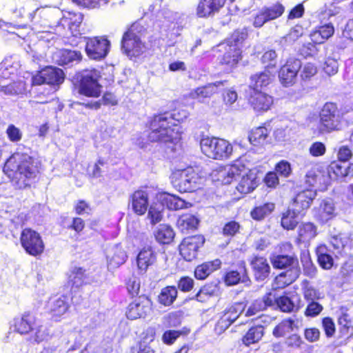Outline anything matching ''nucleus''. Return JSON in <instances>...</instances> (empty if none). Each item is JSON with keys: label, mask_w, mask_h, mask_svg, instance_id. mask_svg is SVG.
<instances>
[{"label": "nucleus", "mask_w": 353, "mask_h": 353, "mask_svg": "<svg viewBox=\"0 0 353 353\" xmlns=\"http://www.w3.org/2000/svg\"><path fill=\"white\" fill-rule=\"evenodd\" d=\"M3 172L19 189L30 187L34 181L38 170L32 158L25 153L16 152L6 162Z\"/></svg>", "instance_id": "1"}, {"label": "nucleus", "mask_w": 353, "mask_h": 353, "mask_svg": "<svg viewBox=\"0 0 353 353\" xmlns=\"http://www.w3.org/2000/svg\"><path fill=\"white\" fill-rule=\"evenodd\" d=\"M168 114H159L150 121V132L148 139L150 141L176 143L181 139V127L172 122Z\"/></svg>", "instance_id": "2"}, {"label": "nucleus", "mask_w": 353, "mask_h": 353, "mask_svg": "<svg viewBox=\"0 0 353 353\" xmlns=\"http://www.w3.org/2000/svg\"><path fill=\"white\" fill-rule=\"evenodd\" d=\"M173 185L181 192H193L200 188L204 178L192 167L176 170L172 174Z\"/></svg>", "instance_id": "3"}, {"label": "nucleus", "mask_w": 353, "mask_h": 353, "mask_svg": "<svg viewBox=\"0 0 353 353\" xmlns=\"http://www.w3.org/2000/svg\"><path fill=\"white\" fill-rule=\"evenodd\" d=\"M200 146L202 152L213 159H225L230 157L233 151L230 143L223 139L205 137L201 139Z\"/></svg>", "instance_id": "4"}, {"label": "nucleus", "mask_w": 353, "mask_h": 353, "mask_svg": "<svg viewBox=\"0 0 353 353\" xmlns=\"http://www.w3.org/2000/svg\"><path fill=\"white\" fill-rule=\"evenodd\" d=\"M246 170L245 160L241 158L232 164L214 170L212 176L214 180L220 181L223 184H230L237 177H239Z\"/></svg>", "instance_id": "5"}, {"label": "nucleus", "mask_w": 353, "mask_h": 353, "mask_svg": "<svg viewBox=\"0 0 353 353\" xmlns=\"http://www.w3.org/2000/svg\"><path fill=\"white\" fill-rule=\"evenodd\" d=\"M139 29L138 25H133L123 37L122 48L128 55L139 56L145 49L142 34Z\"/></svg>", "instance_id": "6"}, {"label": "nucleus", "mask_w": 353, "mask_h": 353, "mask_svg": "<svg viewBox=\"0 0 353 353\" xmlns=\"http://www.w3.org/2000/svg\"><path fill=\"white\" fill-rule=\"evenodd\" d=\"M100 72L95 69L83 72L80 81L79 92L89 97H98L101 93V86L98 83Z\"/></svg>", "instance_id": "7"}, {"label": "nucleus", "mask_w": 353, "mask_h": 353, "mask_svg": "<svg viewBox=\"0 0 353 353\" xmlns=\"http://www.w3.org/2000/svg\"><path fill=\"white\" fill-rule=\"evenodd\" d=\"M20 241L23 248L31 256L40 255L44 250L45 245L40 234L32 229L23 230Z\"/></svg>", "instance_id": "8"}, {"label": "nucleus", "mask_w": 353, "mask_h": 353, "mask_svg": "<svg viewBox=\"0 0 353 353\" xmlns=\"http://www.w3.org/2000/svg\"><path fill=\"white\" fill-rule=\"evenodd\" d=\"M339 125V119L336 105L332 103H325L320 112V132L324 133L337 130Z\"/></svg>", "instance_id": "9"}, {"label": "nucleus", "mask_w": 353, "mask_h": 353, "mask_svg": "<svg viewBox=\"0 0 353 353\" xmlns=\"http://www.w3.org/2000/svg\"><path fill=\"white\" fill-rule=\"evenodd\" d=\"M65 79L63 70L55 67H46L32 77V83L39 85L46 83L52 85H59Z\"/></svg>", "instance_id": "10"}, {"label": "nucleus", "mask_w": 353, "mask_h": 353, "mask_svg": "<svg viewBox=\"0 0 353 353\" xmlns=\"http://www.w3.org/2000/svg\"><path fill=\"white\" fill-rule=\"evenodd\" d=\"M86 40L85 52L90 59L100 60L107 56L110 43L106 38L97 37Z\"/></svg>", "instance_id": "11"}, {"label": "nucleus", "mask_w": 353, "mask_h": 353, "mask_svg": "<svg viewBox=\"0 0 353 353\" xmlns=\"http://www.w3.org/2000/svg\"><path fill=\"white\" fill-rule=\"evenodd\" d=\"M204 242V238L200 235L185 238L179 246L180 254L188 261L194 260L198 254L199 249Z\"/></svg>", "instance_id": "12"}, {"label": "nucleus", "mask_w": 353, "mask_h": 353, "mask_svg": "<svg viewBox=\"0 0 353 353\" xmlns=\"http://www.w3.org/2000/svg\"><path fill=\"white\" fill-rule=\"evenodd\" d=\"M301 67L300 60L296 59H289L279 70V78L281 83L285 87L293 85L296 82V76Z\"/></svg>", "instance_id": "13"}, {"label": "nucleus", "mask_w": 353, "mask_h": 353, "mask_svg": "<svg viewBox=\"0 0 353 353\" xmlns=\"http://www.w3.org/2000/svg\"><path fill=\"white\" fill-rule=\"evenodd\" d=\"M152 303L145 296H139L129 304L126 316L130 319H137L145 317L150 312Z\"/></svg>", "instance_id": "14"}, {"label": "nucleus", "mask_w": 353, "mask_h": 353, "mask_svg": "<svg viewBox=\"0 0 353 353\" xmlns=\"http://www.w3.org/2000/svg\"><path fill=\"white\" fill-rule=\"evenodd\" d=\"M241 179L236 188L241 194H249L252 192L259 184V178L256 172L253 170L248 169L241 176Z\"/></svg>", "instance_id": "15"}, {"label": "nucleus", "mask_w": 353, "mask_h": 353, "mask_svg": "<svg viewBox=\"0 0 353 353\" xmlns=\"http://www.w3.org/2000/svg\"><path fill=\"white\" fill-rule=\"evenodd\" d=\"M250 104L256 113H263L268 111L273 105V97L265 92H254L250 98Z\"/></svg>", "instance_id": "16"}, {"label": "nucleus", "mask_w": 353, "mask_h": 353, "mask_svg": "<svg viewBox=\"0 0 353 353\" xmlns=\"http://www.w3.org/2000/svg\"><path fill=\"white\" fill-rule=\"evenodd\" d=\"M243 306L241 303H236L230 307L224 312L220 319L218 321L216 330L218 333H221L234 323L239 316L243 310Z\"/></svg>", "instance_id": "17"}, {"label": "nucleus", "mask_w": 353, "mask_h": 353, "mask_svg": "<svg viewBox=\"0 0 353 353\" xmlns=\"http://www.w3.org/2000/svg\"><path fill=\"white\" fill-rule=\"evenodd\" d=\"M225 0H199L196 7V15L200 18L213 16L225 4Z\"/></svg>", "instance_id": "18"}, {"label": "nucleus", "mask_w": 353, "mask_h": 353, "mask_svg": "<svg viewBox=\"0 0 353 353\" xmlns=\"http://www.w3.org/2000/svg\"><path fill=\"white\" fill-rule=\"evenodd\" d=\"M47 307L52 318L59 321L69 308L68 299L64 296L52 297L49 300Z\"/></svg>", "instance_id": "19"}, {"label": "nucleus", "mask_w": 353, "mask_h": 353, "mask_svg": "<svg viewBox=\"0 0 353 353\" xmlns=\"http://www.w3.org/2000/svg\"><path fill=\"white\" fill-rule=\"evenodd\" d=\"M130 202L133 212L143 215L148 209V194L144 190H137L130 196Z\"/></svg>", "instance_id": "20"}, {"label": "nucleus", "mask_w": 353, "mask_h": 353, "mask_svg": "<svg viewBox=\"0 0 353 353\" xmlns=\"http://www.w3.org/2000/svg\"><path fill=\"white\" fill-rule=\"evenodd\" d=\"M157 261L154 251L150 247L143 248L137 256V265L141 273H145L150 266L153 265Z\"/></svg>", "instance_id": "21"}, {"label": "nucleus", "mask_w": 353, "mask_h": 353, "mask_svg": "<svg viewBox=\"0 0 353 353\" xmlns=\"http://www.w3.org/2000/svg\"><path fill=\"white\" fill-rule=\"evenodd\" d=\"M157 201L161 203L163 207L166 206L168 209L173 210L188 208L192 205L180 197L166 192L159 194L157 196Z\"/></svg>", "instance_id": "22"}, {"label": "nucleus", "mask_w": 353, "mask_h": 353, "mask_svg": "<svg viewBox=\"0 0 353 353\" xmlns=\"http://www.w3.org/2000/svg\"><path fill=\"white\" fill-rule=\"evenodd\" d=\"M127 259L125 252L119 245L110 248L107 252V265L110 270L118 268Z\"/></svg>", "instance_id": "23"}, {"label": "nucleus", "mask_w": 353, "mask_h": 353, "mask_svg": "<svg viewBox=\"0 0 353 353\" xmlns=\"http://www.w3.org/2000/svg\"><path fill=\"white\" fill-rule=\"evenodd\" d=\"M300 275L299 268H290L276 276L272 288L274 289L284 288L296 281Z\"/></svg>", "instance_id": "24"}, {"label": "nucleus", "mask_w": 353, "mask_h": 353, "mask_svg": "<svg viewBox=\"0 0 353 353\" xmlns=\"http://www.w3.org/2000/svg\"><path fill=\"white\" fill-rule=\"evenodd\" d=\"M315 196L316 193L311 190H306L299 193L294 198L291 208L301 214L310 207Z\"/></svg>", "instance_id": "25"}, {"label": "nucleus", "mask_w": 353, "mask_h": 353, "mask_svg": "<svg viewBox=\"0 0 353 353\" xmlns=\"http://www.w3.org/2000/svg\"><path fill=\"white\" fill-rule=\"evenodd\" d=\"M81 54L79 51L59 49L52 54L53 61L59 65H67L75 61H80Z\"/></svg>", "instance_id": "26"}, {"label": "nucleus", "mask_w": 353, "mask_h": 353, "mask_svg": "<svg viewBox=\"0 0 353 353\" xmlns=\"http://www.w3.org/2000/svg\"><path fill=\"white\" fill-rule=\"evenodd\" d=\"M35 322L30 314H23L14 319L12 326L14 330L20 334H27L31 332Z\"/></svg>", "instance_id": "27"}, {"label": "nucleus", "mask_w": 353, "mask_h": 353, "mask_svg": "<svg viewBox=\"0 0 353 353\" xmlns=\"http://www.w3.org/2000/svg\"><path fill=\"white\" fill-rule=\"evenodd\" d=\"M336 215L334 202L330 199L323 200L317 209L315 216L321 223L327 222Z\"/></svg>", "instance_id": "28"}, {"label": "nucleus", "mask_w": 353, "mask_h": 353, "mask_svg": "<svg viewBox=\"0 0 353 353\" xmlns=\"http://www.w3.org/2000/svg\"><path fill=\"white\" fill-rule=\"evenodd\" d=\"M251 265L257 280L263 281L269 275L270 267L264 257L255 256L251 262Z\"/></svg>", "instance_id": "29"}, {"label": "nucleus", "mask_w": 353, "mask_h": 353, "mask_svg": "<svg viewBox=\"0 0 353 353\" xmlns=\"http://www.w3.org/2000/svg\"><path fill=\"white\" fill-rule=\"evenodd\" d=\"M223 85V82L216 81L215 83L197 88L190 92V97L199 101L205 98L210 97L217 92L218 87Z\"/></svg>", "instance_id": "30"}, {"label": "nucleus", "mask_w": 353, "mask_h": 353, "mask_svg": "<svg viewBox=\"0 0 353 353\" xmlns=\"http://www.w3.org/2000/svg\"><path fill=\"white\" fill-rule=\"evenodd\" d=\"M83 21L81 13L68 12L61 19V23L67 26L74 36L79 34V26Z\"/></svg>", "instance_id": "31"}, {"label": "nucleus", "mask_w": 353, "mask_h": 353, "mask_svg": "<svg viewBox=\"0 0 353 353\" xmlns=\"http://www.w3.org/2000/svg\"><path fill=\"white\" fill-rule=\"evenodd\" d=\"M334 33V28L331 23L319 26L310 34L311 40L315 43H323Z\"/></svg>", "instance_id": "32"}, {"label": "nucleus", "mask_w": 353, "mask_h": 353, "mask_svg": "<svg viewBox=\"0 0 353 353\" xmlns=\"http://www.w3.org/2000/svg\"><path fill=\"white\" fill-rule=\"evenodd\" d=\"M224 48L226 52L223 57L221 63L228 65V68H232L241 59V49L236 44L235 46L225 45Z\"/></svg>", "instance_id": "33"}, {"label": "nucleus", "mask_w": 353, "mask_h": 353, "mask_svg": "<svg viewBox=\"0 0 353 353\" xmlns=\"http://www.w3.org/2000/svg\"><path fill=\"white\" fill-rule=\"evenodd\" d=\"M221 263L220 260L215 259L198 265L194 270L195 277L200 280L206 279L211 273L220 268Z\"/></svg>", "instance_id": "34"}, {"label": "nucleus", "mask_w": 353, "mask_h": 353, "mask_svg": "<svg viewBox=\"0 0 353 353\" xmlns=\"http://www.w3.org/2000/svg\"><path fill=\"white\" fill-rule=\"evenodd\" d=\"M271 74L269 71L256 73L250 77V87L254 92L259 91L263 87L267 86L271 81Z\"/></svg>", "instance_id": "35"}, {"label": "nucleus", "mask_w": 353, "mask_h": 353, "mask_svg": "<svg viewBox=\"0 0 353 353\" xmlns=\"http://www.w3.org/2000/svg\"><path fill=\"white\" fill-rule=\"evenodd\" d=\"M269 133L268 128L264 126L254 128L249 134V141L254 146L263 145L266 143Z\"/></svg>", "instance_id": "36"}, {"label": "nucleus", "mask_w": 353, "mask_h": 353, "mask_svg": "<svg viewBox=\"0 0 353 353\" xmlns=\"http://www.w3.org/2000/svg\"><path fill=\"white\" fill-rule=\"evenodd\" d=\"M272 265L275 268L282 269L290 267L298 268V260L288 255H275L271 258Z\"/></svg>", "instance_id": "37"}, {"label": "nucleus", "mask_w": 353, "mask_h": 353, "mask_svg": "<svg viewBox=\"0 0 353 353\" xmlns=\"http://www.w3.org/2000/svg\"><path fill=\"white\" fill-rule=\"evenodd\" d=\"M264 328L263 326L252 327L242 337V343L245 346L258 343L263 336Z\"/></svg>", "instance_id": "38"}, {"label": "nucleus", "mask_w": 353, "mask_h": 353, "mask_svg": "<svg viewBox=\"0 0 353 353\" xmlns=\"http://www.w3.org/2000/svg\"><path fill=\"white\" fill-rule=\"evenodd\" d=\"M298 320L288 319L282 321L273 330V335L277 338L283 337L292 332L294 327H297Z\"/></svg>", "instance_id": "39"}, {"label": "nucleus", "mask_w": 353, "mask_h": 353, "mask_svg": "<svg viewBox=\"0 0 353 353\" xmlns=\"http://www.w3.org/2000/svg\"><path fill=\"white\" fill-rule=\"evenodd\" d=\"M154 236L160 243H170L174 239V232L170 226L161 224L154 232Z\"/></svg>", "instance_id": "40"}, {"label": "nucleus", "mask_w": 353, "mask_h": 353, "mask_svg": "<svg viewBox=\"0 0 353 353\" xmlns=\"http://www.w3.org/2000/svg\"><path fill=\"white\" fill-rule=\"evenodd\" d=\"M50 336L49 329L47 326L35 323L32 330L30 335V340L39 343L44 341L48 340Z\"/></svg>", "instance_id": "41"}, {"label": "nucleus", "mask_w": 353, "mask_h": 353, "mask_svg": "<svg viewBox=\"0 0 353 353\" xmlns=\"http://www.w3.org/2000/svg\"><path fill=\"white\" fill-rule=\"evenodd\" d=\"M316 254L319 265L325 270H330L333 266L334 260L328 253V249L325 245H321L316 248Z\"/></svg>", "instance_id": "42"}, {"label": "nucleus", "mask_w": 353, "mask_h": 353, "mask_svg": "<svg viewBox=\"0 0 353 353\" xmlns=\"http://www.w3.org/2000/svg\"><path fill=\"white\" fill-rule=\"evenodd\" d=\"M298 234L301 241L309 242L316 236V227L312 223H303L299 227Z\"/></svg>", "instance_id": "43"}, {"label": "nucleus", "mask_w": 353, "mask_h": 353, "mask_svg": "<svg viewBox=\"0 0 353 353\" xmlns=\"http://www.w3.org/2000/svg\"><path fill=\"white\" fill-rule=\"evenodd\" d=\"M163 205L158 201L157 202L153 203L149 207L147 218L150 220L152 225L161 221L163 216Z\"/></svg>", "instance_id": "44"}, {"label": "nucleus", "mask_w": 353, "mask_h": 353, "mask_svg": "<svg viewBox=\"0 0 353 353\" xmlns=\"http://www.w3.org/2000/svg\"><path fill=\"white\" fill-rule=\"evenodd\" d=\"M199 224V219L194 215L185 214L181 215L178 221L177 225L183 232H188L194 230Z\"/></svg>", "instance_id": "45"}, {"label": "nucleus", "mask_w": 353, "mask_h": 353, "mask_svg": "<svg viewBox=\"0 0 353 353\" xmlns=\"http://www.w3.org/2000/svg\"><path fill=\"white\" fill-rule=\"evenodd\" d=\"M301 290L305 300L307 302L316 301L323 298L322 293L310 284L307 281H304L302 283Z\"/></svg>", "instance_id": "46"}, {"label": "nucleus", "mask_w": 353, "mask_h": 353, "mask_svg": "<svg viewBox=\"0 0 353 353\" xmlns=\"http://www.w3.org/2000/svg\"><path fill=\"white\" fill-rule=\"evenodd\" d=\"M299 214L292 208L284 212L281 221L282 227L288 230H294L298 223L297 216Z\"/></svg>", "instance_id": "47"}, {"label": "nucleus", "mask_w": 353, "mask_h": 353, "mask_svg": "<svg viewBox=\"0 0 353 353\" xmlns=\"http://www.w3.org/2000/svg\"><path fill=\"white\" fill-rule=\"evenodd\" d=\"M177 296V290L174 286H167L163 288L159 295L160 303L168 306L170 305Z\"/></svg>", "instance_id": "48"}, {"label": "nucleus", "mask_w": 353, "mask_h": 353, "mask_svg": "<svg viewBox=\"0 0 353 353\" xmlns=\"http://www.w3.org/2000/svg\"><path fill=\"white\" fill-rule=\"evenodd\" d=\"M274 210L273 203H267L254 208L250 212L252 218L256 221L263 219Z\"/></svg>", "instance_id": "49"}, {"label": "nucleus", "mask_w": 353, "mask_h": 353, "mask_svg": "<svg viewBox=\"0 0 353 353\" xmlns=\"http://www.w3.org/2000/svg\"><path fill=\"white\" fill-rule=\"evenodd\" d=\"M301 262L303 265L304 274L310 278L314 277L316 273V268L312 263L308 252L301 253Z\"/></svg>", "instance_id": "50"}, {"label": "nucleus", "mask_w": 353, "mask_h": 353, "mask_svg": "<svg viewBox=\"0 0 353 353\" xmlns=\"http://www.w3.org/2000/svg\"><path fill=\"white\" fill-rule=\"evenodd\" d=\"M85 270L81 268L74 267L69 276V282L72 286L79 288L85 283Z\"/></svg>", "instance_id": "51"}, {"label": "nucleus", "mask_w": 353, "mask_h": 353, "mask_svg": "<svg viewBox=\"0 0 353 353\" xmlns=\"http://www.w3.org/2000/svg\"><path fill=\"white\" fill-rule=\"evenodd\" d=\"M262 9L268 21L274 20L281 17L285 10L284 6L279 3L270 6L263 7Z\"/></svg>", "instance_id": "52"}, {"label": "nucleus", "mask_w": 353, "mask_h": 353, "mask_svg": "<svg viewBox=\"0 0 353 353\" xmlns=\"http://www.w3.org/2000/svg\"><path fill=\"white\" fill-rule=\"evenodd\" d=\"M276 305L281 311L285 312H290L294 309L297 310L299 308V307L296 306L294 303L293 301L286 296L278 297L276 299Z\"/></svg>", "instance_id": "53"}, {"label": "nucleus", "mask_w": 353, "mask_h": 353, "mask_svg": "<svg viewBox=\"0 0 353 353\" xmlns=\"http://www.w3.org/2000/svg\"><path fill=\"white\" fill-rule=\"evenodd\" d=\"M316 73L317 68L312 63H306L300 69V77L303 81L310 80Z\"/></svg>", "instance_id": "54"}, {"label": "nucleus", "mask_w": 353, "mask_h": 353, "mask_svg": "<svg viewBox=\"0 0 353 353\" xmlns=\"http://www.w3.org/2000/svg\"><path fill=\"white\" fill-rule=\"evenodd\" d=\"M39 10V8H37L35 10H32L30 9V6L27 5L25 7H22L17 10L15 14L17 16L26 21H32L34 18L35 13Z\"/></svg>", "instance_id": "55"}, {"label": "nucleus", "mask_w": 353, "mask_h": 353, "mask_svg": "<svg viewBox=\"0 0 353 353\" xmlns=\"http://www.w3.org/2000/svg\"><path fill=\"white\" fill-rule=\"evenodd\" d=\"M277 54L274 50L266 51L261 57V61L265 68H274L276 65Z\"/></svg>", "instance_id": "56"}, {"label": "nucleus", "mask_w": 353, "mask_h": 353, "mask_svg": "<svg viewBox=\"0 0 353 353\" xmlns=\"http://www.w3.org/2000/svg\"><path fill=\"white\" fill-rule=\"evenodd\" d=\"M323 309V305L317 301L308 302L304 314L307 317H315L322 312Z\"/></svg>", "instance_id": "57"}, {"label": "nucleus", "mask_w": 353, "mask_h": 353, "mask_svg": "<svg viewBox=\"0 0 353 353\" xmlns=\"http://www.w3.org/2000/svg\"><path fill=\"white\" fill-rule=\"evenodd\" d=\"M247 32L245 30H236L231 35L230 38L228 40L225 45L236 46L240 48V44L246 38Z\"/></svg>", "instance_id": "58"}, {"label": "nucleus", "mask_w": 353, "mask_h": 353, "mask_svg": "<svg viewBox=\"0 0 353 353\" xmlns=\"http://www.w3.org/2000/svg\"><path fill=\"white\" fill-rule=\"evenodd\" d=\"M349 239L341 234L331 238L330 243L337 250H342L348 243Z\"/></svg>", "instance_id": "59"}, {"label": "nucleus", "mask_w": 353, "mask_h": 353, "mask_svg": "<svg viewBox=\"0 0 353 353\" xmlns=\"http://www.w3.org/2000/svg\"><path fill=\"white\" fill-rule=\"evenodd\" d=\"M339 324L344 327H349L350 325L347 308L345 306H341L338 310Z\"/></svg>", "instance_id": "60"}, {"label": "nucleus", "mask_w": 353, "mask_h": 353, "mask_svg": "<svg viewBox=\"0 0 353 353\" xmlns=\"http://www.w3.org/2000/svg\"><path fill=\"white\" fill-rule=\"evenodd\" d=\"M275 170L277 173L284 177H288L292 172L290 163L285 160L279 162L275 166Z\"/></svg>", "instance_id": "61"}, {"label": "nucleus", "mask_w": 353, "mask_h": 353, "mask_svg": "<svg viewBox=\"0 0 353 353\" xmlns=\"http://www.w3.org/2000/svg\"><path fill=\"white\" fill-rule=\"evenodd\" d=\"M326 151V148L324 143L321 142H314L313 143L310 148L309 152L312 157H321L323 156Z\"/></svg>", "instance_id": "62"}, {"label": "nucleus", "mask_w": 353, "mask_h": 353, "mask_svg": "<svg viewBox=\"0 0 353 353\" xmlns=\"http://www.w3.org/2000/svg\"><path fill=\"white\" fill-rule=\"evenodd\" d=\"M6 134L9 139L12 142L19 141L22 138V132L20 129L12 124L8 125Z\"/></svg>", "instance_id": "63"}, {"label": "nucleus", "mask_w": 353, "mask_h": 353, "mask_svg": "<svg viewBox=\"0 0 353 353\" xmlns=\"http://www.w3.org/2000/svg\"><path fill=\"white\" fill-rule=\"evenodd\" d=\"M265 309V304L260 299L255 300L246 311L245 315L252 316Z\"/></svg>", "instance_id": "64"}]
</instances>
